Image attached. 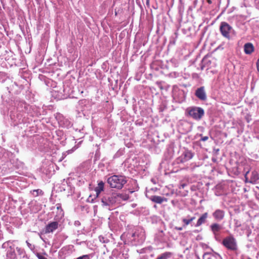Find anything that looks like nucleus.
Listing matches in <instances>:
<instances>
[{"label":"nucleus","mask_w":259,"mask_h":259,"mask_svg":"<svg viewBox=\"0 0 259 259\" xmlns=\"http://www.w3.org/2000/svg\"><path fill=\"white\" fill-rule=\"evenodd\" d=\"M104 189V183L103 181H100L98 183L97 187L95 189V191L96 193V196L98 197L102 191Z\"/></svg>","instance_id":"obj_13"},{"label":"nucleus","mask_w":259,"mask_h":259,"mask_svg":"<svg viewBox=\"0 0 259 259\" xmlns=\"http://www.w3.org/2000/svg\"><path fill=\"white\" fill-rule=\"evenodd\" d=\"M220 30L223 36L227 38H230L232 28L228 23L226 22H221Z\"/></svg>","instance_id":"obj_5"},{"label":"nucleus","mask_w":259,"mask_h":259,"mask_svg":"<svg viewBox=\"0 0 259 259\" xmlns=\"http://www.w3.org/2000/svg\"><path fill=\"white\" fill-rule=\"evenodd\" d=\"M195 219V217H193L190 218L189 219H187L185 218L183 219L182 221L184 223L185 226H188L189 225L191 222H192L193 220Z\"/></svg>","instance_id":"obj_19"},{"label":"nucleus","mask_w":259,"mask_h":259,"mask_svg":"<svg viewBox=\"0 0 259 259\" xmlns=\"http://www.w3.org/2000/svg\"><path fill=\"white\" fill-rule=\"evenodd\" d=\"M208 214L207 212L203 213L198 220L196 224V227H199L206 222Z\"/></svg>","instance_id":"obj_14"},{"label":"nucleus","mask_w":259,"mask_h":259,"mask_svg":"<svg viewBox=\"0 0 259 259\" xmlns=\"http://www.w3.org/2000/svg\"><path fill=\"white\" fill-rule=\"evenodd\" d=\"M57 208L58 209H60V212L61 213V215H63V214H64V213H63V209L61 208V207L60 204H58L57 205Z\"/></svg>","instance_id":"obj_21"},{"label":"nucleus","mask_w":259,"mask_h":259,"mask_svg":"<svg viewBox=\"0 0 259 259\" xmlns=\"http://www.w3.org/2000/svg\"><path fill=\"white\" fill-rule=\"evenodd\" d=\"M210 228L214 234H216L222 228L219 224L216 223L212 224L210 226Z\"/></svg>","instance_id":"obj_15"},{"label":"nucleus","mask_w":259,"mask_h":259,"mask_svg":"<svg viewBox=\"0 0 259 259\" xmlns=\"http://www.w3.org/2000/svg\"><path fill=\"white\" fill-rule=\"evenodd\" d=\"M7 256L11 259H14L16 257V253L14 250L11 249L7 252Z\"/></svg>","instance_id":"obj_18"},{"label":"nucleus","mask_w":259,"mask_h":259,"mask_svg":"<svg viewBox=\"0 0 259 259\" xmlns=\"http://www.w3.org/2000/svg\"><path fill=\"white\" fill-rule=\"evenodd\" d=\"M195 96L200 100L205 101L206 99V95L204 87L198 88L195 92Z\"/></svg>","instance_id":"obj_8"},{"label":"nucleus","mask_w":259,"mask_h":259,"mask_svg":"<svg viewBox=\"0 0 259 259\" xmlns=\"http://www.w3.org/2000/svg\"><path fill=\"white\" fill-rule=\"evenodd\" d=\"M244 177L245 178V182L250 183H254L259 179L258 173L256 171H252L250 176L249 171H247L245 174Z\"/></svg>","instance_id":"obj_6"},{"label":"nucleus","mask_w":259,"mask_h":259,"mask_svg":"<svg viewBox=\"0 0 259 259\" xmlns=\"http://www.w3.org/2000/svg\"><path fill=\"white\" fill-rule=\"evenodd\" d=\"M172 255V253L171 252H165L159 255L156 259H167Z\"/></svg>","instance_id":"obj_16"},{"label":"nucleus","mask_w":259,"mask_h":259,"mask_svg":"<svg viewBox=\"0 0 259 259\" xmlns=\"http://www.w3.org/2000/svg\"><path fill=\"white\" fill-rule=\"evenodd\" d=\"M150 199L152 201L158 204H161L163 202H166L167 201V198L156 195L152 196Z\"/></svg>","instance_id":"obj_11"},{"label":"nucleus","mask_w":259,"mask_h":259,"mask_svg":"<svg viewBox=\"0 0 259 259\" xmlns=\"http://www.w3.org/2000/svg\"><path fill=\"white\" fill-rule=\"evenodd\" d=\"M117 193H112L110 195L104 196L102 199L101 202L103 205H112L117 201Z\"/></svg>","instance_id":"obj_4"},{"label":"nucleus","mask_w":259,"mask_h":259,"mask_svg":"<svg viewBox=\"0 0 259 259\" xmlns=\"http://www.w3.org/2000/svg\"><path fill=\"white\" fill-rule=\"evenodd\" d=\"M146 5L148 6L150 5V0H146Z\"/></svg>","instance_id":"obj_24"},{"label":"nucleus","mask_w":259,"mask_h":259,"mask_svg":"<svg viewBox=\"0 0 259 259\" xmlns=\"http://www.w3.org/2000/svg\"><path fill=\"white\" fill-rule=\"evenodd\" d=\"M207 2L209 4H211L212 3V2L211 0H206Z\"/></svg>","instance_id":"obj_25"},{"label":"nucleus","mask_w":259,"mask_h":259,"mask_svg":"<svg viewBox=\"0 0 259 259\" xmlns=\"http://www.w3.org/2000/svg\"><path fill=\"white\" fill-rule=\"evenodd\" d=\"M59 223L58 222H52L49 223L45 228V232L46 234L53 233L58 228Z\"/></svg>","instance_id":"obj_7"},{"label":"nucleus","mask_w":259,"mask_h":259,"mask_svg":"<svg viewBox=\"0 0 259 259\" xmlns=\"http://www.w3.org/2000/svg\"><path fill=\"white\" fill-rule=\"evenodd\" d=\"M254 51V47L252 44L248 42L244 45V52L246 54L250 55Z\"/></svg>","instance_id":"obj_10"},{"label":"nucleus","mask_w":259,"mask_h":259,"mask_svg":"<svg viewBox=\"0 0 259 259\" xmlns=\"http://www.w3.org/2000/svg\"><path fill=\"white\" fill-rule=\"evenodd\" d=\"M176 229L177 230L181 231L183 229V228L182 227H176Z\"/></svg>","instance_id":"obj_23"},{"label":"nucleus","mask_w":259,"mask_h":259,"mask_svg":"<svg viewBox=\"0 0 259 259\" xmlns=\"http://www.w3.org/2000/svg\"><path fill=\"white\" fill-rule=\"evenodd\" d=\"M186 185L185 184H183L181 185V187L184 188L185 187Z\"/></svg>","instance_id":"obj_26"},{"label":"nucleus","mask_w":259,"mask_h":259,"mask_svg":"<svg viewBox=\"0 0 259 259\" xmlns=\"http://www.w3.org/2000/svg\"><path fill=\"white\" fill-rule=\"evenodd\" d=\"M126 178L122 176L113 175L109 177L107 182L112 188L121 189L126 183Z\"/></svg>","instance_id":"obj_1"},{"label":"nucleus","mask_w":259,"mask_h":259,"mask_svg":"<svg viewBox=\"0 0 259 259\" xmlns=\"http://www.w3.org/2000/svg\"><path fill=\"white\" fill-rule=\"evenodd\" d=\"M76 259H90V255L89 254L83 255L77 257Z\"/></svg>","instance_id":"obj_20"},{"label":"nucleus","mask_w":259,"mask_h":259,"mask_svg":"<svg viewBox=\"0 0 259 259\" xmlns=\"http://www.w3.org/2000/svg\"><path fill=\"white\" fill-rule=\"evenodd\" d=\"M222 244L228 250L235 251L237 249V243L233 236L225 237L222 241Z\"/></svg>","instance_id":"obj_3"},{"label":"nucleus","mask_w":259,"mask_h":259,"mask_svg":"<svg viewBox=\"0 0 259 259\" xmlns=\"http://www.w3.org/2000/svg\"><path fill=\"white\" fill-rule=\"evenodd\" d=\"M135 235H136L135 233H133V234H132V236L133 237H134L135 236Z\"/></svg>","instance_id":"obj_27"},{"label":"nucleus","mask_w":259,"mask_h":259,"mask_svg":"<svg viewBox=\"0 0 259 259\" xmlns=\"http://www.w3.org/2000/svg\"><path fill=\"white\" fill-rule=\"evenodd\" d=\"M130 196L128 194H120V193H117V201H120L121 200H127L129 199Z\"/></svg>","instance_id":"obj_17"},{"label":"nucleus","mask_w":259,"mask_h":259,"mask_svg":"<svg viewBox=\"0 0 259 259\" xmlns=\"http://www.w3.org/2000/svg\"><path fill=\"white\" fill-rule=\"evenodd\" d=\"M225 212L223 210L217 209L213 213V216L217 220H222L224 217Z\"/></svg>","instance_id":"obj_12"},{"label":"nucleus","mask_w":259,"mask_h":259,"mask_svg":"<svg viewBox=\"0 0 259 259\" xmlns=\"http://www.w3.org/2000/svg\"><path fill=\"white\" fill-rule=\"evenodd\" d=\"M189 115L196 120H200L204 115V110L199 107H193L187 109Z\"/></svg>","instance_id":"obj_2"},{"label":"nucleus","mask_w":259,"mask_h":259,"mask_svg":"<svg viewBox=\"0 0 259 259\" xmlns=\"http://www.w3.org/2000/svg\"><path fill=\"white\" fill-rule=\"evenodd\" d=\"M208 139V137L207 136H204V137H202V138L201 139V141L204 142V141H207Z\"/></svg>","instance_id":"obj_22"},{"label":"nucleus","mask_w":259,"mask_h":259,"mask_svg":"<svg viewBox=\"0 0 259 259\" xmlns=\"http://www.w3.org/2000/svg\"><path fill=\"white\" fill-rule=\"evenodd\" d=\"M193 153L189 150L185 151L180 158V162L182 163L187 161L192 158Z\"/></svg>","instance_id":"obj_9"}]
</instances>
